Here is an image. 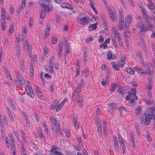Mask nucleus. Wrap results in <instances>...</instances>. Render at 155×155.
I'll list each match as a JSON object with an SVG mask.
<instances>
[{"label": "nucleus", "instance_id": "obj_56", "mask_svg": "<svg viewBox=\"0 0 155 155\" xmlns=\"http://www.w3.org/2000/svg\"><path fill=\"white\" fill-rule=\"evenodd\" d=\"M6 75L8 79L12 80V76L10 75V73L7 70L6 71Z\"/></svg>", "mask_w": 155, "mask_h": 155}, {"label": "nucleus", "instance_id": "obj_41", "mask_svg": "<svg viewBox=\"0 0 155 155\" xmlns=\"http://www.w3.org/2000/svg\"><path fill=\"white\" fill-rule=\"evenodd\" d=\"M50 28L49 26H47V30L45 31V36L46 37H48L50 33Z\"/></svg>", "mask_w": 155, "mask_h": 155}, {"label": "nucleus", "instance_id": "obj_54", "mask_svg": "<svg viewBox=\"0 0 155 155\" xmlns=\"http://www.w3.org/2000/svg\"><path fill=\"white\" fill-rule=\"evenodd\" d=\"M137 100L134 99H130V100L128 101H129L130 103L132 104V106H133L135 104V101Z\"/></svg>", "mask_w": 155, "mask_h": 155}, {"label": "nucleus", "instance_id": "obj_32", "mask_svg": "<svg viewBox=\"0 0 155 155\" xmlns=\"http://www.w3.org/2000/svg\"><path fill=\"white\" fill-rule=\"evenodd\" d=\"M114 147L115 148V149L118 150H119V146L118 144V142L116 138L114 139Z\"/></svg>", "mask_w": 155, "mask_h": 155}, {"label": "nucleus", "instance_id": "obj_42", "mask_svg": "<svg viewBox=\"0 0 155 155\" xmlns=\"http://www.w3.org/2000/svg\"><path fill=\"white\" fill-rule=\"evenodd\" d=\"M28 55L30 58L32 57V51L31 46L27 48Z\"/></svg>", "mask_w": 155, "mask_h": 155}, {"label": "nucleus", "instance_id": "obj_21", "mask_svg": "<svg viewBox=\"0 0 155 155\" xmlns=\"http://www.w3.org/2000/svg\"><path fill=\"white\" fill-rule=\"evenodd\" d=\"M98 24V22H97L94 24H93L90 25L89 27V30L90 31H92L96 29L97 28V25Z\"/></svg>", "mask_w": 155, "mask_h": 155}, {"label": "nucleus", "instance_id": "obj_52", "mask_svg": "<svg viewBox=\"0 0 155 155\" xmlns=\"http://www.w3.org/2000/svg\"><path fill=\"white\" fill-rule=\"evenodd\" d=\"M55 59L54 57V56H52L51 57V59H50L49 61V65L53 66V63L52 62V61L54 60Z\"/></svg>", "mask_w": 155, "mask_h": 155}, {"label": "nucleus", "instance_id": "obj_24", "mask_svg": "<svg viewBox=\"0 0 155 155\" xmlns=\"http://www.w3.org/2000/svg\"><path fill=\"white\" fill-rule=\"evenodd\" d=\"M6 110L7 112V114L8 116L10 118V120L13 122H14V119L13 117L12 116V114L10 111L9 109L7 107L6 108Z\"/></svg>", "mask_w": 155, "mask_h": 155}, {"label": "nucleus", "instance_id": "obj_9", "mask_svg": "<svg viewBox=\"0 0 155 155\" xmlns=\"http://www.w3.org/2000/svg\"><path fill=\"white\" fill-rule=\"evenodd\" d=\"M140 123L142 125L145 124L149 125L151 121L150 120H148L147 117H145V116L143 115L141 116L140 118Z\"/></svg>", "mask_w": 155, "mask_h": 155}, {"label": "nucleus", "instance_id": "obj_46", "mask_svg": "<svg viewBox=\"0 0 155 155\" xmlns=\"http://www.w3.org/2000/svg\"><path fill=\"white\" fill-rule=\"evenodd\" d=\"M118 63L119 67H122L125 64V61L124 60H121L120 61H118Z\"/></svg>", "mask_w": 155, "mask_h": 155}, {"label": "nucleus", "instance_id": "obj_4", "mask_svg": "<svg viewBox=\"0 0 155 155\" xmlns=\"http://www.w3.org/2000/svg\"><path fill=\"white\" fill-rule=\"evenodd\" d=\"M114 38H112L111 40L113 46L116 48H118V45L116 39L118 41H122L121 37H120V34L119 33H117V34H114Z\"/></svg>", "mask_w": 155, "mask_h": 155}, {"label": "nucleus", "instance_id": "obj_47", "mask_svg": "<svg viewBox=\"0 0 155 155\" xmlns=\"http://www.w3.org/2000/svg\"><path fill=\"white\" fill-rule=\"evenodd\" d=\"M97 132L98 135L100 136H101L102 135V127L100 126H97Z\"/></svg>", "mask_w": 155, "mask_h": 155}, {"label": "nucleus", "instance_id": "obj_61", "mask_svg": "<svg viewBox=\"0 0 155 155\" xmlns=\"http://www.w3.org/2000/svg\"><path fill=\"white\" fill-rule=\"evenodd\" d=\"M39 136L42 141H45V138L44 135H43L42 132L39 133Z\"/></svg>", "mask_w": 155, "mask_h": 155}, {"label": "nucleus", "instance_id": "obj_12", "mask_svg": "<svg viewBox=\"0 0 155 155\" xmlns=\"http://www.w3.org/2000/svg\"><path fill=\"white\" fill-rule=\"evenodd\" d=\"M145 71H141V73L142 74H147L149 75H151L152 74L153 71L151 69L152 68V67L151 65L150 66H146L145 67Z\"/></svg>", "mask_w": 155, "mask_h": 155}, {"label": "nucleus", "instance_id": "obj_36", "mask_svg": "<svg viewBox=\"0 0 155 155\" xmlns=\"http://www.w3.org/2000/svg\"><path fill=\"white\" fill-rule=\"evenodd\" d=\"M30 73L31 76H33L34 75V71L33 69V67L32 65H30Z\"/></svg>", "mask_w": 155, "mask_h": 155}, {"label": "nucleus", "instance_id": "obj_22", "mask_svg": "<svg viewBox=\"0 0 155 155\" xmlns=\"http://www.w3.org/2000/svg\"><path fill=\"white\" fill-rule=\"evenodd\" d=\"M108 13L109 15L110 18L112 21H114L115 20V17L113 11L109 9L108 10Z\"/></svg>", "mask_w": 155, "mask_h": 155}, {"label": "nucleus", "instance_id": "obj_31", "mask_svg": "<svg viewBox=\"0 0 155 155\" xmlns=\"http://www.w3.org/2000/svg\"><path fill=\"white\" fill-rule=\"evenodd\" d=\"M114 58V56H112V54L111 51H110L107 54V58L108 60H110L111 59Z\"/></svg>", "mask_w": 155, "mask_h": 155}, {"label": "nucleus", "instance_id": "obj_17", "mask_svg": "<svg viewBox=\"0 0 155 155\" xmlns=\"http://www.w3.org/2000/svg\"><path fill=\"white\" fill-rule=\"evenodd\" d=\"M132 16L130 15H127L125 18V25L127 26H130V24L131 21Z\"/></svg>", "mask_w": 155, "mask_h": 155}, {"label": "nucleus", "instance_id": "obj_20", "mask_svg": "<svg viewBox=\"0 0 155 155\" xmlns=\"http://www.w3.org/2000/svg\"><path fill=\"white\" fill-rule=\"evenodd\" d=\"M47 68H46V70L48 71L49 73L51 74H53L54 72L53 70V66L51 65H48L46 66Z\"/></svg>", "mask_w": 155, "mask_h": 155}, {"label": "nucleus", "instance_id": "obj_55", "mask_svg": "<svg viewBox=\"0 0 155 155\" xmlns=\"http://www.w3.org/2000/svg\"><path fill=\"white\" fill-rule=\"evenodd\" d=\"M100 121V120L97 117L95 120V123L96 124L97 126H100L101 125V124Z\"/></svg>", "mask_w": 155, "mask_h": 155}, {"label": "nucleus", "instance_id": "obj_37", "mask_svg": "<svg viewBox=\"0 0 155 155\" xmlns=\"http://www.w3.org/2000/svg\"><path fill=\"white\" fill-rule=\"evenodd\" d=\"M126 71L128 73L131 74H133L134 73V69L130 68H126Z\"/></svg>", "mask_w": 155, "mask_h": 155}, {"label": "nucleus", "instance_id": "obj_16", "mask_svg": "<svg viewBox=\"0 0 155 155\" xmlns=\"http://www.w3.org/2000/svg\"><path fill=\"white\" fill-rule=\"evenodd\" d=\"M60 6L63 8H68L70 10H73V7L68 3H63L60 5Z\"/></svg>", "mask_w": 155, "mask_h": 155}, {"label": "nucleus", "instance_id": "obj_1", "mask_svg": "<svg viewBox=\"0 0 155 155\" xmlns=\"http://www.w3.org/2000/svg\"><path fill=\"white\" fill-rule=\"evenodd\" d=\"M51 0H38V3L42 9L49 12L53 9L52 6L50 2Z\"/></svg>", "mask_w": 155, "mask_h": 155}, {"label": "nucleus", "instance_id": "obj_45", "mask_svg": "<svg viewBox=\"0 0 155 155\" xmlns=\"http://www.w3.org/2000/svg\"><path fill=\"white\" fill-rule=\"evenodd\" d=\"M64 132L65 134V136L67 138H69L71 136L69 131L68 129H64Z\"/></svg>", "mask_w": 155, "mask_h": 155}, {"label": "nucleus", "instance_id": "obj_28", "mask_svg": "<svg viewBox=\"0 0 155 155\" xmlns=\"http://www.w3.org/2000/svg\"><path fill=\"white\" fill-rule=\"evenodd\" d=\"M19 63L20 64V67L21 68L22 72H24L25 71L24 62L21 59H19Z\"/></svg>", "mask_w": 155, "mask_h": 155}, {"label": "nucleus", "instance_id": "obj_63", "mask_svg": "<svg viewBox=\"0 0 155 155\" xmlns=\"http://www.w3.org/2000/svg\"><path fill=\"white\" fill-rule=\"evenodd\" d=\"M126 110V108L123 107H120L119 109V110L120 114H121L122 112L123 111H125Z\"/></svg>", "mask_w": 155, "mask_h": 155}, {"label": "nucleus", "instance_id": "obj_25", "mask_svg": "<svg viewBox=\"0 0 155 155\" xmlns=\"http://www.w3.org/2000/svg\"><path fill=\"white\" fill-rule=\"evenodd\" d=\"M119 142L123 150V153H125L126 151V147L124 143L122 140H120Z\"/></svg>", "mask_w": 155, "mask_h": 155}, {"label": "nucleus", "instance_id": "obj_7", "mask_svg": "<svg viewBox=\"0 0 155 155\" xmlns=\"http://www.w3.org/2000/svg\"><path fill=\"white\" fill-rule=\"evenodd\" d=\"M132 90L133 91V92L129 93L128 95L126 97V99L128 101L130 100V99H134L136 100H138V97L136 95V92L134 90L132 89Z\"/></svg>", "mask_w": 155, "mask_h": 155}, {"label": "nucleus", "instance_id": "obj_57", "mask_svg": "<svg viewBox=\"0 0 155 155\" xmlns=\"http://www.w3.org/2000/svg\"><path fill=\"white\" fill-rule=\"evenodd\" d=\"M13 134L16 137V139L18 141H19V133L17 131H15L14 132Z\"/></svg>", "mask_w": 155, "mask_h": 155}, {"label": "nucleus", "instance_id": "obj_10", "mask_svg": "<svg viewBox=\"0 0 155 155\" xmlns=\"http://www.w3.org/2000/svg\"><path fill=\"white\" fill-rule=\"evenodd\" d=\"M52 130L55 133V135L56 137L61 135V128L60 126L57 127H53L52 129Z\"/></svg>", "mask_w": 155, "mask_h": 155}, {"label": "nucleus", "instance_id": "obj_51", "mask_svg": "<svg viewBox=\"0 0 155 155\" xmlns=\"http://www.w3.org/2000/svg\"><path fill=\"white\" fill-rule=\"evenodd\" d=\"M144 19L146 21L147 23H148L150 22V18H151L150 16L149 15H146L144 16H143Z\"/></svg>", "mask_w": 155, "mask_h": 155}, {"label": "nucleus", "instance_id": "obj_15", "mask_svg": "<svg viewBox=\"0 0 155 155\" xmlns=\"http://www.w3.org/2000/svg\"><path fill=\"white\" fill-rule=\"evenodd\" d=\"M82 88L79 86L77 87L72 94V98H74V97H76V96H78L79 94L81 92V89Z\"/></svg>", "mask_w": 155, "mask_h": 155}, {"label": "nucleus", "instance_id": "obj_48", "mask_svg": "<svg viewBox=\"0 0 155 155\" xmlns=\"http://www.w3.org/2000/svg\"><path fill=\"white\" fill-rule=\"evenodd\" d=\"M45 12H47L45 11L44 9H42L40 15V18L41 19H43L45 17L46 15Z\"/></svg>", "mask_w": 155, "mask_h": 155}, {"label": "nucleus", "instance_id": "obj_27", "mask_svg": "<svg viewBox=\"0 0 155 155\" xmlns=\"http://www.w3.org/2000/svg\"><path fill=\"white\" fill-rule=\"evenodd\" d=\"M1 18L2 20H4L5 18H6V14L5 10V8H2L1 9Z\"/></svg>", "mask_w": 155, "mask_h": 155}, {"label": "nucleus", "instance_id": "obj_23", "mask_svg": "<svg viewBox=\"0 0 155 155\" xmlns=\"http://www.w3.org/2000/svg\"><path fill=\"white\" fill-rule=\"evenodd\" d=\"M72 123L74 124V126L75 127H77V128L78 129L79 125L77 120L76 118L75 117H74L73 118Z\"/></svg>", "mask_w": 155, "mask_h": 155}, {"label": "nucleus", "instance_id": "obj_43", "mask_svg": "<svg viewBox=\"0 0 155 155\" xmlns=\"http://www.w3.org/2000/svg\"><path fill=\"white\" fill-rule=\"evenodd\" d=\"M149 8L151 10H153L155 9V5L153 3H150L147 5Z\"/></svg>", "mask_w": 155, "mask_h": 155}, {"label": "nucleus", "instance_id": "obj_8", "mask_svg": "<svg viewBox=\"0 0 155 155\" xmlns=\"http://www.w3.org/2000/svg\"><path fill=\"white\" fill-rule=\"evenodd\" d=\"M132 90L133 91V92L129 93L128 95L126 97V99L128 101L130 100V99H134L136 100H138V97L136 95V92L134 90L132 89Z\"/></svg>", "mask_w": 155, "mask_h": 155}, {"label": "nucleus", "instance_id": "obj_39", "mask_svg": "<svg viewBox=\"0 0 155 155\" xmlns=\"http://www.w3.org/2000/svg\"><path fill=\"white\" fill-rule=\"evenodd\" d=\"M152 84L151 81H150L147 86V89L149 91H150L152 87Z\"/></svg>", "mask_w": 155, "mask_h": 155}, {"label": "nucleus", "instance_id": "obj_34", "mask_svg": "<svg viewBox=\"0 0 155 155\" xmlns=\"http://www.w3.org/2000/svg\"><path fill=\"white\" fill-rule=\"evenodd\" d=\"M58 103L57 101H56V102L53 101V104H51V105H50L51 108V109H54V108H56V109Z\"/></svg>", "mask_w": 155, "mask_h": 155}, {"label": "nucleus", "instance_id": "obj_64", "mask_svg": "<svg viewBox=\"0 0 155 155\" xmlns=\"http://www.w3.org/2000/svg\"><path fill=\"white\" fill-rule=\"evenodd\" d=\"M65 50L66 53H69V45L68 44L65 45Z\"/></svg>", "mask_w": 155, "mask_h": 155}, {"label": "nucleus", "instance_id": "obj_2", "mask_svg": "<svg viewBox=\"0 0 155 155\" xmlns=\"http://www.w3.org/2000/svg\"><path fill=\"white\" fill-rule=\"evenodd\" d=\"M16 80L12 81L14 85L16 87H21L24 85V81L22 78V75L20 74L17 71H15Z\"/></svg>", "mask_w": 155, "mask_h": 155}, {"label": "nucleus", "instance_id": "obj_3", "mask_svg": "<svg viewBox=\"0 0 155 155\" xmlns=\"http://www.w3.org/2000/svg\"><path fill=\"white\" fill-rule=\"evenodd\" d=\"M154 112L153 107L147 108L145 113V117H147L148 120H151L153 118L155 117V114H154Z\"/></svg>", "mask_w": 155, "mask_h": 155}, {"label": "nucleus", "instance_id": "obj_29", "mask_svg": "<svg viewBox=\"0 0 155 155\" xmlns=\"http://www.w3.org/2000/svg\"><path fill=\"white\" fill-rule=\"evenodd\" d=\"M139 27L140 28V32L141 34L142 32H143V34L145 33V31H146L144 25L143 24L140 23L139 25Z\"/></svg>", "mask_w": 155, "mask_h": 155}, {"label": "nucleus", "instance_id": "obj_60", "mask_svg": "<svg viewBox=\"0 0 155 155\" xmlns=\"http://www.w3.org/2000/svg\"><path fill=\"white\" fill-rule=\"evenodd\" d=\"M119 14V20H124V14L123 12L120 11Z\"/></svg>", "mask_w": 155, "mask_h": 155}, {"label": "nucleus", "instance_id": "obj_58", "mask_svg": "<svg viewBox=\"0 0 155 155\" xmlns=\"http://www.w3.org/2000/svg\"><path fill=\"white\" fill-rule=\"evenodd\" d=\"M110 73L108 71L107 72V73L106 74V77H105V79L106 81L107 82H108L109 80V78H110Z\"/></svg>", "mask_w": 155, "mask_h": 155}, {"label": "nucleus", "instance_id": "obj_44", "mask_svg": "<svg viewBox=\"0 0 155 155\" xmlns=\"http://www.w3.org/2000/svg\"><path fill=\"white\" fill-rule=\"evenodd\" d=\"M2 29L3 31H4L5 29V20H2L1 24Z\"/></svg>", "mask_w": 155, "mask_h": 155}, {"label": "nucleus", "instance_id": "obj_11", "mask_svg": "<svg viewBox=\"0 0 155 155\" xmlns=\"http://www.w3.org/2000/svg\"><path fill=\"white\" fill-rule=\"evenodd\" d=\"M25 89L28 95L30 97L33 98L34 97V94L30 86H26Z\"/></svg>", "mask_w": 155, "mask_h": 155}, {"label": "nucleus", "instance_id": "obj_13", "mask_svg": "<svg viewBox=\"0 0 155 155\" xmlns=\"http://www.w3.org/2000/svg\"><path fill=\"white\" fill-rule=\"evenodd\" d=\"M50 119L52 124H54L55 127H58L60 126V122L57 121L55 118H54L53 116H51Z\"/></svg>", "mask_w": 155, "mask_h": 155}, {"label": "nucleus", "instance_id": "obj_59", "mask_svg": "<svg viewBox=\"0 0 155 155\" xmlns=\"http://www.w3.org/2000/svg\"><path fill=\"white\" fill-rule=\"evenodd\" d=\"M84 61L85 62V63L87 62V54L86 51H84Z\"/></svg>", "mask_w": 155, "mask_h": 155}, {"label": "nucleus", "instance_id": "obj_53", "mask_svg": "<svg viewBox=\"0 0 155 155\" xmlns=\"http://www.w3.org/2000/svg\"><path fill=\"white\" fill-rule=\"evenodd\" d=\"M141 110V107L140 106H139L135 109L136 113L137 114H138L140 112Z\"/></svg>", "mask_w": 155, "mask_h": 155}, {"label": "nucleus", "instance_id": "obj_19", "mask_svg": "<svg viewBox=\"0 0 155 155\" xmlns=\"http://www.w3.org/2000/svg\"><path fill=\"white\" fill-rule=\"evenodd\" d=\"M90 3H89V5L91 8L95 12V13L96 15L98 14V12L97 11L96 9L95 8L94 6V1L92 0H89Z\"/></svg>", "mask_w": 155, "mask_h": 155}, {"label": "nucleus", "instance_id": "obj_38", "mask_svg": "<svg viewBox=\"0 0 155 155\" xmlns=\"http://www.w3.org/2000/svg\"><path fill=\"white\" fill-rule=\"evenodd\" d=\"M117 87V85L116 84H113L111 87L110 88V92H114L116 90Z\"/></svg>", "mask_w": 155, "mask_h": 155}, {"label": "nucleus", "instance_id": "obj_30", "mask_svg": "<svg viewBox=\"0 0 155 155\" xmlns=\"http://www.w3.org/2000/svg\"><path fill=\"white\" fill-rule=\"evenodd\" d=\"M148 24V26L147 27H146L145 28V30L146 31H147L148 30H152L154 27L153 25H152L149 22L147 23Z\"/></svg>", "mask_w": 155, "mask_h": 155}, {"label": "nucleus", "instance_id": "obj_5", "mask_svg": "<svg viewBox=\"0 0 155 155\" xmlns=\"http://www.w3.org/2000/svg\"><path fill=\"white\" fill-rule=\"evenodd\" d=\"M51 151L54 155H63L61 152L60 149L58 147H52Z\"/></svg>", "mask_w": 155, "mask_h": 155}, {"label": "nucleus", "instance_id": "obj_40", "mask_svg": "<svg viewBox=\"0 0 155 155\" xmlns=\"http://www.w3.org/2000/svg\"><path fill=\"white\" fill-rule=\"evenodd\" d=\"M64 104V102L62 101L57 107L56 111H59Z\"/></svg>", "mask_w": 155, "mask_h": 155}, {"label": "nucleus", "instance_id": "obj_6", "mask_svg": "<svg viewBox=\"0 0 155 155\" xmlns=\"http://www.w3.org/2000/svg\"><path fill=\"white\" fill-rule=\"evenodd\" d=\"M117 106L116 104L114 103H112L108 105L107 110L112 114H113L115 109H117Z\"/></svg>", "mask_w": 155, "mask_h": 155}, {"label": "nucleus", "instance_id": "obj_18", "mask_svg": "<svg viewBox=\"0 0 155 155\" xmlns=\"http://www.w3.org/2000/svg\"><path fill=\"white\" fill-rule=\"evenodd\" d=\"M88 22V19L86 17H83L80 19V24L82 25H87Z\"/></svg>", "mask_w": 155, "mask_h": 155}, {"label": "nucleus", "instance_id": "obj_14", "mask_svg": "<svg viewBox=\"0 0 155 155\" xmlns=\"http://www.w3.org/2000/svg\"><path fill=\"white\" fill-rule=\"evenodd\" d=\"M124 20H119V23L117 26L118 28V29L120 31L123 30L124 28L127 26L125 25H125L124 24Z\"/></svg>", "mask_w": 155, "mask_h": 155}, {"label": "nucleus", "instance_id": "obj_33", "mask_svg": "<svg viewBox=\"0 0 155 155\" xmlns=\"http://www.w3.org/2000/svg\"><path fill=\"white\" fill-rule=\"evenodd\" d=\"M43 53L44 56L47 57L48 55V48L46 46H45L43 47Z\"/></svg>", "mask_w": 155, "mask_h": 155}, {"label": "nucleus", "instance_id": "obj_35", "mask_svg": "<svg viewBox=\"0 0 155 155\" xmlns=\"http://www.w3.org/2000/svg\"><path fill=\"white\" fill-rule=\"evenodd\" d=\"M76 98L77 99V101L78 102H83V99L82 96L80 95H78V96H76V97L74 98V99Z\"/></svg>", "mask_w": 155, "mask_h": 155}, {"label": "nucleus", "instance_id": "obj_49", "mask_svg": "<svg viewBox=\"0 0 155 155\" xmlns=\"http://www.w3.org/2000/svg\"><path fill=\"white\" fill-rule=\"evenodd\" d=\"M103 23L104 29L105 30H106L107 28L108 24L107 23V21L104 19V20H103Z\"/></svg>", "mask_w": 155, "mask_h": 155}, {"label": "nucleus", "instance_id": "obj_50", "mask_svg": "<svg viewBox=\"0 0 155 155\" xmlns=\"http://www.w3.org/2000/svg\"><path fill=\"white\" fill-rule=\"evenodd\" d=\"M57 38L56 36L52 37L51 43L53 44H55L57 41Z\"/></svg>", "mask_w": 155, "mask_h": 155}, {"label": "nucleus", "instance_id": "obj_26", "mask_svg": "<svg viewBox=\"0 0 155 155\" xmlns=\"http://www.w3.org/2000/svg\"><path fill=\"white\" fill-rule=\"evenodd\" d=\"M111 64L114 70L116 71H118L120 69V67L118 63H116L113 62L111 63Z\"/></svg>", "mask_w": 155, "mask_h": 155}, {"label": "nucleus", "instance_id": "obj_62", "mask_svg": "<svg viewBox=\"0 0 155 155\" xmlns=\"http://www.w3.org/2000/svg\"><path fill=\"white\" fill-rule=\"evenodd\" d=\"M84 85V80L82 78L81 80V83L78 86L81 87H83Z\"/></svg>", "mask_w": 155, "mask_h": 155}]
</instances>
